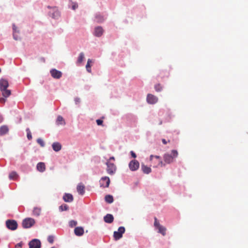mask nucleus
<instances>
[{"label": "nucleus", "mask_w": 248, "mask_h": 248, "mask_svg": "<svg viewBox=\"0 0 248 248\" xmlns=\"http://www.w3.org/2000/svg\"><path fill=\"white\" fill-rule=\"evenodd\" d=\"M104 221L108 223H111L114 220V217L112 215L108 214L104 217Z\"/></svg>", "instance_id": "f3484780"}, {"label": "nucleus", "mask_w": 248, "mask_h": 248, "mask_svg": "<svg viewBox=\"0 0 248 248\" xmlns=\"http://www.w3.org/2000/svg\"><path fill=\"white\" fill-rule=\"evenodd\" d=\"M13 36L14 38L17 40L18 39L19 37L16 35V33H19V31L17 29V28L15 24L13 25Z\"/></svg>", "instance_id": "b1692460"}, {"label": "nucleus", "mask_w": 248, "mask_h": 248, "mask_svg": "<svg viewBox=\"0 0 248 248\" xmlns=\"http://www.w3.org/2000/svg\"><path fill=\"white\" fill-rule=\"evenodd\" d=\"M158 230V232L162 234L163 236L166 235V228L161 225L157 228Z\"/></svg>", "instance_id": "a878e982"}, {"label": "nucleus", "mask_w": 248, "mask_h": 248, "mask_svg": "<svg viewBox=\"0 0 248 248\" xmlns=\"http://www.w3.org/2000/svg\"><path fill=\"white\" fill-rule=\"evenodd\" d=\"M111 160H113V161H114L115 158L113 156L110 157L108 161H109L110 162H111Z\"/></svg>", "instance_id": "09e8293b"}, {"label": "nucleus", "mask_w": 248, "mask_h": 248, "mask_svg": "<svg viewBox=\"0 0 248 248\" xmlns=\"http://www.w3.org/2000/svg\"><path fill=\"white\" fill-rule=\"evenodd\" d=\"M6 226L8 229L15 231L17 228L18 224L15 220L8 219L6 221Z\"/></svg>", "instance_id": "7ed1b4c3"}, {"label": "nucleus", "mask_w": 248, "mask_h": 248, "mask_svg": "<svg viewBox=\"0 0 248 248\" xmlns=\"http://www.w3.org/2000/svg\"><path fill=\"white\" fill-rule=\"evenodd\" d=\"M100 186L103 187H108L110 184V180L108 177L105 176L102 177L100 181Z\"/></svg>", "instance_id": "1a4fd4ad"}, {"label": "nucleus", "mask_w": 248, "mask_h": 248, "mask_svg": "<svg viewBox=\"0 0 248 248\" xmlns=\"http://www.w3.org/2000/svg\"><path fill=\"white\" fill-rule=\"evenodd\" d=\"M22 246V243L21 242V243H18L17 244H16V246H15V248H21Z\"/></svg>", "instance_id": "79ce46f5"}, {"label": "nucleus", "mask_w": 248, "mask_h": 248, "mask_svg": "<svg viewBox=\"0 0 248 248\" xmlns=\"http://www.w3.org/2000/svg\"><path fill=\"white\" fill-rule=\"evenodd\" d=\"M63 200L65 202H73L74 198L71 194L65 193L63 196Z\"/></svg>", "instance_id": "ddd939ff"}, {"label": "nucleus", "mask_w": 248, "mask_h": 248, "mask_svg": "<svg viewBox=\"0 0 248 248\" xmlns=\"http://www.w3.org/2000/svg\"><path fill=\"white\" fill-rule=\"evenodd\" d=\"M18 175L16 172L12 171L11 172L9 176V177L10 179L15 180L17 177Z\"/></svg>", "instance_id": "c756f323"}, {"label": "nucleus", "mask_w": 248, "mask_h": 248, "mask_svg": "<svg viewBox=\"0 0 248 248\" xmlns=\"http://www.w3.org/2000/svg\"><path fill=\"white\" fill-rule=\"evenodd\" d=\"M95 18L98 22H101L104 20L103 17L100 15H97Z\"/></svg>", "instance_id": "f704fd0d"}, {"label": "nucleus", "mask_w": 248, "mask_h": 248, "mask_svg": "<svg viewBox=\"0 0 248 248\" xmlns=\"http://www.w3.org/2000/svg\"><path fill=\"white\" fill-rule=\"evenodd\" d=\"M49 16L53 18H57L60 16V13L56 7L52 8V11L49 12Z\"/></svg>", "instance_id": "f8f14e48"}, {"label": "nucleus", "mask_w": 248, "mask_h": 248, "mask_svg": "<svg viewBox=\"0 0 248 248\" xmlns=\"http://www.w3.org/2000/svg\"><path fill=\"white\" fill-rule=\"evenodd\" d=\"M106 165L107 166V172L110 175L114 174L116 170V167L114 164L109 161H108L106 163Z\"/></svg>", "instance_id": "423d86ee"}, {"label": "nucleus", "mask_w": 248, "mask_h": 248, "mask_svg": "<svg viewBox=\"0 0 248 248\" xmlns=\"http://www.w3.org/2000/svg\"><path fill=\"white\" fill-rule=\"evenodd\" d=\"M162 141L164 144H166L168 143V141H166L165 139H162ZM170 142V140H168V142Z\"/></svg>", "instance_id": "49530a36"}, {"label": "nucleus", "mask_w": 248, "mask_h": 248, "mask_svg": "<svg viewBox=\"0 0 248 248\" xmlns=\"http://www.w3.org/2000/svg\"><path fill=\"white\" fill-rule=\"evenodd\" d=\"M154 225L156 228L161 225L156 217H155Z\"/></svg>", "instance_id": "58836bf2"}, {"label": "nucleus", "mask_w": 248, "mask_h": 248, "mask_svg": "<svg viewBox=\"0 0 248 248\" xmlns=\"http://www.w3.org/2000/svg\"><path fill=\"white\" fill-rule=\"evenodd\" d=\"M6 102V99L4 98H0V102L4 103Z\"/></svg>", "instance_id": "a18cd8bd"}, {"label": "nucleus", "mask_w": 248, "mask_h": 248, "mask_svg": "<svg viewBox=\"0 0 248 248\" xmlns=\"http://www.w3.org/2000/svg\"><path fill=\"white\" fill-rule=\"evenodd\" d=\"M47 8H50L51 7H50V6H47Z\"/></svg>", "instance_id": "8fccbe9b"}, {"label": "nucleus", "mask_w": 248, "mask_h": 248, "mask_svg": "<svg viewBox=\"0 0 248 248\" xmlns=\"http://www.w3.org/2000/svg\"><path fill=\"white\" fill-rule=\"evenodd\" d=\"M47 241L51 244H52L54 242V236L52 235H49L47 237Z\"/></svg>", "instance_id": "4c0bfd02"}, {"label": "nucleus", "mask_w": 248, "mask_h": 248, "mask_svg": "<svg viewBox=\"0 0 248 248\" xmlns=\"http://www.w3.org/2000/svg\"><path fill=\"white\" fill-rule=\"evenodd\" d=\"M74 233L77 236H81L84 233V229L82 227H77L74 229Z\"/></svg>", "instance_id": "4468645a"}, {"label": "nucleus", "mask_w": 248, "mask_h": 248, "mask_svg": "<svg viewBox=\"0 0 248 248\" xmlns=\"http://www.w3.org/2000/svg\"><path fill=\"white\" fill-rule=\"evenodd\" d=\"M105 201L108 203H111L113 202V196L110 195H107L105 196Z\"/></svg>", "instance_id": "cd10ccee"}, {"label": "nucleus", "mask_w": 248, "mask_h": 248, "mask_svg": "<svg viewBox=\"0 0 248 248\" xmlns=\"http://www.w3.org/2000/svg\"><path fill=\"white\" fill-rule=\"evenodd\" d=\"M154 88L157 92H161L163 90V86L160 83L155 84Z\"/></svg>", "instance_id": "c85d7f7f"}, {"label": "nucleus", "mask_w": 248, "mask_h": 248, "mask_svg": "<svg viewBox=\"0 0 248 248\" xmlns=\"http://www.w3.org/2000/svg\"><path fill=\"white\" fill-rule=\"evenodd\" d=\"M9 86L8 81L5 79L1 78L0 79V89H5Z\"/></svg>", "instance_id": "a211bd4d"}, {"label": "nucleus", "mask_w": 248, "mask_h": 248, "mask_svg": "<svg viewBox=\"0 0 248 248\" xmlns=\"http://www.w3.org/2000/svg\"><path fill=\"white\" fill-rule=\"evenodd\" d=\"M26 131L27 132V138L29 140H31V139H32V136H31V132L30 130V129L29 128H27L26 129Z\"/></svg>", "instance_id": "e433bc0d"}, {"label": "nucleus", "mask_w": 248, "mask_h": 248, "mask_svg": "<svg viewBox=\"0 0 248 248\" xmlns=\"http://www.w3.org/2000/svg\"><path fill=\"white\" fill-rule=\"evenodd\" d=\"M178 153L175 150L171 151V154H165L163 155L164 162L167 164H170L173 162L174 159L178 156Z\"/></svg>", "instance_id": "f257e3e1"}, {"label": "nucleus", "mask_w": 248, "mask_h": 248, "mask_svg": "<svg viewBox=\"0 0 248 248\" xmlns=\"http://www.w3.org/2000/svg\"><path fill=\"white\" fill-rule=\"evenodd\" d=\"M29 248H40L41 242L37 239H34L29 243Z\"/></svg>", "instance_id": "6e6552de"}, {"label": "nucleus", "mask_w": 248, "mask_h": 248, "mask_svg": "<svg viewBox=\"0 0 248 248\" xmlns=\"http://www.w3.org/2000/svg\"><path fill=\"white\" fill-rule=\"evenodd\" d=\"M168 75H169V73H167V76L168 77Z\"/></svg>", "instance_id": "3c124183"}, {"label": "nucleus", "mask_w": 248, "mask_h": 248, "mask_svg": "<svg viewBox=\"0 0 248 248\" xmlns=\"http://www.w3.org/2000/svg\"><path fill=\"white\" fill-rule=\"evenodd\" d=\"M54 248V247H52V248Z\"/></svg>", "instance_id": "603ef678"}, {"label": "nucleus", "mask_w": 248, "mask_h": 248, "mask_svg": "<svg viewBox=\"0 0 248 248\" xmlns=\"http://www.w3.org/2000/svg\"><path fill=\"white\" fill-rule=\"evenodd\" d=\"M78 192L79 194L83 195L85 193V186L83 184L80 183L77 187Z\"/></svg>", "instance_id": "dca6fc26"}, {"label": "nucleus", "mask_w": 248, "mask_h": 248, "mask_svg": "<svg viewBox=\"0 0 248 248\" xmlns=\"http://www.w3.org/2000/svg\"><path fill=\"white\" fill-rule=\"evenodd\" d=\"M37 170L40 172H44L46 170V166L44 163L39 162L36 166Z\"/></svg>", "instance_id": "412c9836"}, {"label": "nucleus", "mask_w": 248, "mask_h": 248, "mask_svg": "<svg viewBox=\"0 0 248 248\" xmlns=\"http://www.w3.org/2000/svg\"><path fill=\"white\" fill-rule=\"evenodd\" d=\"M50 72L51 76L54 78L59 79L62 76V72L55 69L51 70Z\"/></svg>", "instance_id": "9b49d317"}, {"label": "nucleus", "mask_w": 248, "mask_h": 248, "mask_svg": "<svg viewBox=\"0 0 248 248\" xmlns=\"http://www.w3.org/2000/svg\"><path fill=\"white\" fill-rule=\"evenodd\" d=\"M0 90L2 93V96L5 98L9 97L11 94V90L7 89V88L1 89Z\"/></svg>", "instance_id": "6ab92c4d"}, {"label": "nucleus", "mask_w": 248, "mask_h": 248, "mask_svg": "<svg viewBox=\"0 0 248 248\" xmlns=\"http://www.w3.org/2000/svg\"><path fill=\"white\" fill-rule=\"evenodd\" d=\"M104 31L101 27L98 26L95 28L94 34L97 37L101 36L103 33Z\"/></svg>", "instance_id": "2eb2a0df"}, {"label": "nucleus", "mask_w": 248, "mask_h": 248, "mask_svg": "<svg viewBox=\"0 0 248 248\" xmlns=\"http://www.w3.org/2000/svg\"><path fill=\"white\" fill-rule=\"evenodd\" d=\"M129 168L131 171L137 170L140 166L139 162L134 159L131 161L129 163Z\"/></svg>", "instance_id": "0eeeda50"}, {"label": "nucleus", "mask_w": 248, "mask_h": 248, "mask_svg": "<svg viewBox=\"0 0 248 248\" xmlns=\"http://www.w3.org/2000/svg\"><path fill=\"white\" fill-rule=\"evenodd\" d=\"M84 58V53L83 52H81L79 54V56L78 57L77 62L78 63H81L82 62Z\"/></svg>", "instance_id": "473e14b6"}, {"label": "nucleus", "mask_w": 248, "mask_h": 248, "mask_svg": "<svg viewBox=\"0 0 248 248\" xmlns=\"http://www.w3.org/2000/svg\"><path fill=\"white\" fill-rule=\"evenodd\" d=\"M130 154L132 157L135 158L137 157L136 154L133 151H131Z\"/></svg>", "instance_id": "37998d69"}, {"label": "nucleus", "mask_w": 248, "mask_h": 248, "mask_svg": "<svg viewBox=\"0 0 248 248\" xmlns=\"http://www.w3.org/2000/svg\"><path fill=\"white\" fill-rule=\"evenodd\" d=\"M125 232V228L124 227H120L118 228V231H115L113 233V237L115 240H118L121 238L123 234Z\"/></svg>", "instance_id": "39448f33"}, {"label": "nucleus", "mask_w": 248, "mask_h": 248, "mask_svg": "<svg viewBox=\"0 0 248 248\" xmlns=\"http://www.w3.org/2000/svg\"><path fill=\"white\" fill-rule=\"evenodd\" d=\"M141 170L145 174H149L151 172V169L144 164H141Z\"/></svg>", "instance_id": "5701e85b"}, {"label": "nucleus", "mask_w": 248, "mask_h": 248, "mask_svg": "<svg viewBox=\"0 0 248 248\" xmlns=\"http://www.w3.org/2000/svg\"><path fill=\"white\" fill-rule=\"evenodd\" d=\"M41 212V208L38 207H35L33 210V215L35 216H39Z\"/></svg>", "instance_id": "bb28decb"}, {"label": "nucleus", "mask_w": 248, "mask_h": 248, "mask_svg": "<svg viewBox=\"0 0 248 248\" xmlns=\"http://www.w3.org/2000/svg\"><path fill=\"white\" fill-rule=\"evenodd\" d=\"M150 160L153 163L154 167H163L165 165V164L162 161L161 157L158 155H151Z\"/></svg>", "instance_id": "f03ea898"}, {"label": "nucleus", "mask_w": 248, "mask_h": 248, "mask_svg": "<svg viewBox=\"0 0 248 248\" xmlns=\"http://www.w3.org/2000/svg\"><path fill=\"white\" fill-rule=\"evenodd\" d=\"M69 207L66 204H63L59 207V210L61 211H67L68 210Z\"/></svg>", "instance_id": "2f4dec72"}, {"label": "nucleus", "mask_w": 248, "mask_h": 248, "mask_svg": "<svg viewBox=\"0 0 248 248\" xmlns=\"http://www.w3.org/2000/svg\"><path fill=\"white\" fill-rule=\"evenodd\" d=\"M9 131L8 127L6 125H3L0 127V135H3L6 134Z\"/></svg>", "instance_id": "393cba45"}, {"label": "nucleus", "mask_w": 248, "mask_h": 248, "mask_svg": "<svg viewBox=\"0 0 248 248\" xmlns=\"http://www.w3.org/2000/svg\"><path fill=\"white\" fill-rule=\"evenodd\" d=\"M96 123L98 125H102L103 124V121L100 119H98L96 120Z\"/></svg>", "instance_id": "a19ab883"}, {"label": "nucleus", "mask_w": 248, "mask_h": 248, "mask_svg": "<svg viewBox=\"0 0 248 248\" xmlns=\"http://www.w3.org/2000/svg\"><path fill=\"white\" fill-rule=\"evenodd\" d=\"M56 123L57 125H64L65 124V122L64 119L63 118V117L62 116H61L60 115L58 116L56 121Z\"/></svg>", "instance_id": "4be33fe9"}, {"label": "nucleus", "mask_w": 248, "mask_h": 248, "mask_svg": "<svg viewBox=\"0 0 248 248\" xmlns=\"http://www.w3.org/2000/svg\"><path fill=\"white\" fill-rule=\"evenodd\" d=\"M77 221L72 220L69 222V226L71 228L76 226L77 225Z\"/></svg>", "instance_id": "c9c22d12"}, {"label": "nucleus", "mask_w": 248, "mask_h": 248, "mask_svg": "<svg viewBox=\"0 0 248 248\" xmlns=\"http://www.w3.org/2000/svg\"><path fill=\"white\" fill-rule=\"evenodd\" d=\"M92 62V60L91 59H88L87 61V63L86 66V70L89 73L91 72V66L90 65V63Z\"/></svg>", "instance_id": "7c9ffc66"}, {"label": "nucleus", "mask_w": 248, "mask_h": 248, "mask_svg": "<svg viewBox=\"0 0 248 248\" xmlns=\"http://www.w3.org/2000/svg\"><path fill=\"white\" fill-rule=\"evenodd\" d=\"M52 147L55 152H59L62 149V145L58 142H55L52 144Z\"/></svg>", "instance_id": "aec40b11"}, {"label": "nucleus", "mask_w": 248, "mask_h": 248, "mask_svg": "<svg viewBox=\"0 0 248 248\" xmlns=\"http://www.w3.org/2000/svg\"><path fill=\"white\" fill-rule=\"evenodd\" d=\"M147 101L151 104H154L158 101V98L152 94H148L147 96Z\"/></svg>", "instance_id": "9d476101"}, {"label": "nucleus", "mask_w": 248, "mask_h": 248, "mask_svg": "<svg viewBox=\"0 0 248 248\" xmlns=\"http://www.w3.org/2000/svg\"><path fill=\"white\" fill-rule=\"evenodd\" d=\"M35 222L34 219L32 218H26L23 220L22 226L24 228H29L32 227Z\"/></svg>", "instance_id": "20e7f679"}, {"label": "nucleus", "mask_w": 248, "mask_h": 248, "mask_svg": "<svg viewBox=\"0 0 248 248\" xmlns=\"http://www.w3.org/2000/svg\"><path fill=\"white\" fill-rule=\"evenodd\" d=\"M75 102L76 104H78L80 102V99L78 97H76L75 98Z\"/></svg>", "instance_id": "ea45409f"}, {"label": "nucleus", "mask_w": 248, "mask_h": 248, "mask_svg": "<svg viewBox=\"0 0 248 248\" xmlns=\"http://www.w3.org/2000/svg\"><path fill=\"white\" fill-rule=\"evenodd\" d=\"M78 7V5L76 4H74L72 6V8L73 10H75Z\"/></svg>", "instance_id": "de8ad7c7"}, {"label": "nucleus", "mask_w": 248, "mask_h": 248, "mask_svg": "<svg viewBox=\"0 0 248 248\" xmlns=\"http://www.w3.org/2000/svg\"><path fill=\"white\" fill-rule=\"evenodd\" d=\"M37 142L40 145L41 147H44L45 146V143L43 140L39 138L37 140Z\"/></svg>", "instance_id": "72a5a7b5"}, {"label": "nucleus", "mask_w": 248, "mask_h": 248, "mask_svg": "<svg viewBox=\"0 0 248 248\" xmlns=\"http://www.w3.org/2000/svg\"><path fill=\"white\" fill-rule=\"evenodd\" d=\"M165 73V72L164 71H162L160 72L159 76L161 78H163L164 77V75Z\"/></svg>", "instance_id": "c03bdc74"}]
</instances>
